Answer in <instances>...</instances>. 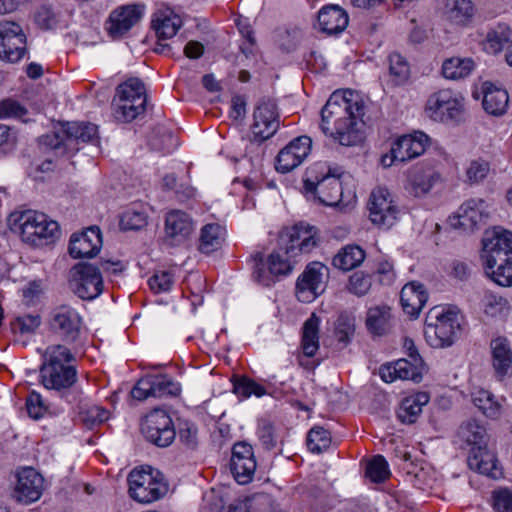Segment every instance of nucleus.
Instances as JSON below:
<instances>
[{
  "label": "nucleus",
  "instance_id": "45",
  "mask_svg": "<svg viewBox=\"0 0 512 512\" xmlns=\"http://www.w3.org/2000/svg\"><path fill=\"white\" fill-rule=\"evenodd\" d=\"M233 392L243 398H249L251 395L261 397L267 393L262 385L248 377L235 379L233 382Z\"/></svg>",
  "mask_w": 512,
  "mask_h": 512
},
{
  "label": "nucleus",
  "instance_id": "55",
  "mask_svg": "<svg viewBox=\"0 0 512 512\" xmlns=\"http://www.w3.org/2000/svg\"><path fill=\"white\" fill-rule=\"evenodd\" d=\"M146 216L134 210L125 211L120 218V228L122 230H137L145 226Z\"/></svg>",
  "mask_w": 512,
  "mask_h": 512
},
{
  "label": "nucleus",
  "instance_id": "62",
  "mask_svg": "<svg viewBox=\"0 0 512 512\" xmlns=\"http://www.w3.org/2000/svg\"><path fill=\"white\" fill-rule=\"evenodd\" d=\"M27 113V110L19 102L6 99L0 102V118L7 117H22Z\"/></svg>",
  "mask_w": 512,
  "mask_h": 512
},
{
  "label": "nucleus",
  "instance_id": "28",
  "mask_svg": "<svg viewBox=\"0 0 512 512\" xmlns=\"http://www.w3.org/2000/svg\"><path fill=\"white\" fill-rule=\"evenodd\" d=\"M487 217L483 199H469L459 207L457 212L459 225L465 228L472 229L484 222Z\"/></svg>",
  "mask_w": 512,
  "mask_h": 512
},
{
  "label": "nucleus",
  "instance_id": "8",
  "mask_svg": "<svg viewBox=\"0 0 512 512\" xmlns=\"http://www.w3.org/2000/svg\"><path fill=\"white\" fill-rule=\"evenodd\" d=\"M21 238L32 245H41L44 240H52L59 233L56 221L48 219L41 212L27 210L20 213L15 219Z\"/></svg>",
  "mask_w": 512,
  "mask_h": 512
},
{
  "label": "nucleus",
  "instance_id": "15",
  "mask_svg": "<svg viewBox=\"0 0 512 512\" xmlns=\"http://www.w3.org/2000/svg\"><path fill=\"white\" fill-rule=\"evenodd\" d=\"M343 172L339 168L329 169L321 179L313 181L306 179L304 189L313 193L319 201L327 206L337 205L342 199V182L340 180Z\"/></svg>",
  "mask_w": 512,
  "mask_h": 512
},
{
  "label": "nucleus",
  "instance_id": "5",
  "mask_svg": "<svg viewBox=\"0 0 512 512\" xmlns=\"http://www.w3.org/2000/svg\"><path fill=\"white\" fill-rule=\"evenodd\" d=\"M461 316L455 310L433 307L426 316L424 335L433 348L451 346L461 335Z\"/></svg>",
  "mask_w": 512,
  "mask_h": 512
},
{
  "label": "nucleus",
  "instance_id": "37",
  "mask_svg": "<svg viewBox=\"0 0 512 512\" xmlns=\"http://www.w3.org/2000/svg\"><path fill=\"white\" fill-rule=\"evenodd\" d=\"M222 228L218 224H207L201 230L199 239V250L202 253L210 254L221 246Z\"/></svg>",
  "mask_w": 512,
  "mask_h": 512
},
{
  "label": "nucleus",
  "instance_id": "26",
  "mask_svg": "<svg viewBox=\"0 0 512 512\" xmlns=\"http://www.w3.org/2000/svg\"><path fill=\"white\" fill-rule=\"evenodd\" d=\"M317 22L321 32H343L349 23L347 12L338 5H327L320 9Z\"/></svg>",
  "mask_w": 512,
  "mask_h": 512
},
{
  "label": "nucleus",
  "instance_id": "46",
  "mask_svg": "<svg viewBox=\"0 0 512 512\" xmlns=\"http://www.w3.org/2000/svg\"><path fill=\"white\" fill-rule=\"evenodd\" d=\"M390 475L388 463L382 455L374 456L367 464L366 476L375 483L385 481Z\"/></svg>",
  "mask_w": 512,
  "mask_h": 512
},
{
  "label": "nucleus",
  "instance_id": "50",
  "mask_svg": "<svg viewBox=\"0 0 512 512\" xmlns=\"http://www.w3.org/2000/svg\"><path fill=\"white\" fill-rule=\"evenodd\" d=\"M354 330V318L347 314L339 315L335 324V336L337 340L343 344H347L353 336Z\"/></svg>",
  "mask_w": 512,
  "mask_h": 512
},
{
  "label": "nucleus",
  "instance_id": "11",
  "mask_svg": "<svg viewBox=\"0 0 512 512\" xmlns=\"http://www.w3.org/2000/svg\"><path fill=\"white\" fill-rule=\"evenodd\" d=\"M280 127V115L277 104L268 97H262L256 103L253 112L251 131L253 139L262 143L273 137Z\"/></svg>",
  "mask_w": 512,
  "mask_h": 512
},
{
  "label": "nucleus",
  "instance_id": "3",
  "mask_svg": "<svg viewBox=\"0 0 512 512\" xmlns=\"http://www.w3.org/2000/svg\"><path fill=\"white\" fill-rule=\"evenodd\" d=\"M75 357L70 348L63 344H53L46 348L40 368L43 386L58 393L70 389L77 382V369L73 365Z\"/></svg>",
  "mask_w": 512,
  "mask_h": 512
},
{
  "label": "nucleus",
  "instance_id": "14",
  "mask_svg": "<svg viewBox=\"0 0 512 512\" xmlns=\"http://www.w3.org/2000/svg\"><path fill=\"white\" fill-rule=\"evenodd\" d=\"M328 268L321 262H311L296 282V297L303 303L312 302L326 289Z\"/></svg>",
  "mask_w": 512,
  "mask_h": 512
},
{
  "label": "nucleus",
  "instance_id": "64",
  "mask_svg": "<svg viewBox=\"0 0 512 512\" xmlns=\"http://www.w3.org/2000/svg\"><path fill=\"white\" fill-rule=\"evenodd\" d=\"M311 144H312V141H311L310 137L303 135V136H299L296 139L292 140L286 146L291 147L292 152L294 154H296V156L298 157V159L301 162H303L305 160V158L310 153Z\"/></svg>",
  "mask_w": 512,
  "mask_h": 512
},
{
  "label": "nucleus",
  "instance_id": "31",
  "mask_svg": "<svg viewBox=\"0 0 512 512\" xmlns=\"http://www.w3.org/2000/svg\"><path fill=\"white\" fill-rule=\"evenodd\" d=\"M366 327L374 335L382 336L391 329V309L386 305L371 307L367 311Z\"/></svg>",
  "mask_w": 512,
  "mask_h": 512
},
{
  "label": "nucleus",
  "instance_id": "44",
  "mask_svg": "<svg viewBox=\"0 0 512 512\" xmlns=\"http://www.w3.org/2000/svg\"><path fill=\"white\" fill-rule=\"evenodd\" d=\"M41 324V317L38 314H25L16 317L11 322V330L15 334H33Z\"/></svg>",
  "mask_w": 512,
  "mask_h": 512
},
{
  "label": "nucleus",
  "instance_id": "41",
  "mask_svg": "<svg viewBox=\"0 0 512 512\" xmlns=\"http://www.w3.org/2000/svg\"><path fill=\"white\" fill-rule=\"evenodd\" d=\"M162 397L180 398L182 393V385L177 376L171 375L168 370H178L177 366H174L169 361L168 364L162 363Z\"/></svg>",
  "mask_w": 512,
  "mask_h": 512
},
{
  "label": "nucleus",
  "instance_id": "63",
  "mask_svg": "<svg viewBox=\"0 0 512 512\" xmlns=\"http://www.w3.org/2000/svg\"><path fill=\"white\" fill-rule=\"evenodd\" d=\"M507 42L506 34H487L486 39L482 41L483 50L488 54H497L503 50Z\"/></svg>",
  "mask_w": 512,
  "mask_h": 512
},
{
  "label": "nucleus",
  "instance_id": "42",
  "mask_svg": "<svg viewBox=\"0 0 512 512\" xmlns=\"http://www.w3.org/2000/svg\"><path fill=\"white\" fill-rule=\"evenodd\" d=\"M389 72L396 84H403L410 75L409 64L399 53H392L389 56Z\"/></svg>",
  "mask_w": 512,
  "mask_h": 512
},
{
  "label": "nucleus",
  "instance_id": "59",
  "mask_svg": "<svg viewBox=\"0 0 512 512\" xmlns=\"http://www.w3.org/2000/svg\"><path fill=\"white\" fill-rule=\"evenodd\" d=\"M34 21L37 27L42 30H52L57 28V18L48 7H41L34 15Z\"/></svg>",
  "mask_w": 512,
  "mask_h": 512
},
{
  "label": "nucleus",
  "instance_id": "49",
  "mask_svg": "<svg viewBox=\"0 0 512 512\" xmlns=\"http://www.w3.org/2000/svg\"><path fill=\"white\" fill-rule=\"evenodd\" d=\"M490 172V163L484 159L472 160L466 170L467 181L470 184L482 182Z\"/></svg>",
  "mask_w": 512,
  "mask_h": 512
},
{
  "label": "nucleus",
  "instance_id": "27",
  "mask_svg": "<svg viewBox=\"0 0 512 512\" xmlns=\"http://www.w3.org/2000/svg\"><path fill=\"white\" fill-rule=\"evenodd\" d=\"M483 94L482 105L487 113L499 116L506 112L509 96L505 89L496 87L490 82H485L483 84Z\"/></svg>",
  "mask_w": 512,
  "mask_h": 512
},
{
  "label": "nucleus",
  "instance_id": "54",
  "mask_svg": "<svg viewBox=\"0 0 512 512\" xmlns=\"http://www.w3.org/2000/svg\"><path fill=\"white\" fill-rule=\"evenodd\" d=\"M372 285L371 277L362 272H355L349 279V290L357 296H364Z\"/></svg>",
  "mask_w": 512,
  "mask_h": 512
},
{
  "label": "nucleus",
  "instance_id": "9",
  "mask_svg": "<svg viewBox=\"0 0 512 512\" xmlns=\"http://www.w3.org/2000/svg\"><path fill=\"white\" fill-rule=\"evenodd\" d=\"M48 326L64 343L73 345L80 341L83 319L75 308L61 304L50 311Z\"/></svg>",
  "mask_w": 512,
  "mask_h": 512
},
{
  "label": "nucleus",
  "instance_id": "20",
  "mask_svg": "<svg viewBox=\"0 0 512 512\" xmlns=\"http://www.w3.org/2000/svg\"><path fill=\"white\" fill-rule=\"evenodd\" d=\"M43 477L33 468H24L18 473V479L13 491V498L20 503L37 501L43 491Z\"/></svg>",
  "mask_w": 512,
  "mask_h": 512
},
{
  "label": "nucleus",
  "instance_id": "13",
  "mask_svg": "<svg viewBox=\"0 0 512 512\" xmlns=\"http://www.w3.org/2000/svg\"><path fill=\"white\" fill-rule=\"evenodd\" d=\"M70 287L83 300H92L103 291V279L98 267L79 263L73 267L70 275Z\"/></svg>",
  "mask_w": 512,
  "mask_h": 512
},
{
  "label": "nucleus",
  "instance_id": "39",
  "mask_svg": "<svg viewBox=\"0 0 512 512\" xmlns=\"http://www.w3.org/2000/svg\"><path fill=\"white\" fill-rule=\"evenodd\" d=\"M160 415L159 409L155 407L141 421L140 430L145 439L156 446L160 441Z\"/></svg>",
  "mask_w": 512,
  "mask_h": 512
},
{
  "label": "nucleus",
  "instance_id": "47",
  "mask_svg": "<svg viewBox=\"0 0 512 512\" xmlns=\"http://www.w3.org/2000/svg\"><path fill=\"white\" fill-rule=\"evenodd\" d=\"M473 402L487 417L495 418L499 414L500 405L494 400L493 395L486 390L478 391L473 396Z\"/></svg>",
  "mask_w": 512,
  "mask_h": 512
},
{
  "label": "nucleus",
  "instance_id": "12",
  "mask_svg": "<svg viewBox=\"0 0 512 512\" xmlns=\"http://www.w3.org/2000/svg\"><path fill=\"white\" fill-rule=\"evenodd\" d=\"M463 101L460 93L442 89L430 95L426 103V113L438 122L457 120L464 109Z\"/></svg>",
  "mask_w": 512,
  "mask_h": 512
},
{
  "label": "nucleus",
  "instance_id": "29",
  "mask_svg": "<svg viewBox=\"0 0 512 512\" xmlns=\"http://www.w3.org/2000/svg\"><path fill=\"white\" fill-rule=\"evenodd\" d=\"M440 180V174L433 169H417L410 174L407 189L415 197H421L427 194Z\"/></svg>",
  "mask_w": 512,
  "mask_h": 512
},
{
  "label": "nucleus",
  "instance_id": "1",
  "mask_svg": "<svg viewBox=\"0 0 512 512\" xmlns=\"http://www.w3.org/2000/svg\"><path fill=\"white\" fill-rule=\"evenodd\" d=\"M353 97L354 92L350 89L336 90L321 109L322 132L343 146H355L364 139L358 128L364 106Z\"/></svg>",
  "mask_w": 512,
  "mask_h": 512
},
{
  "label": "nucleus",
  "instance_id": "4",
  "mask_svg": "<svg viewBox=\"0 0 512 512\" xmlns=\"http://www.w3.org/2000/svg\"><path fill=\"white\" fill-rule=\"evenodd\" d=\"M461 439L470 446L468 466L480 474L498 478L501 474L495 454L487 449L486 429L476 421H468L459 429Z\"/></svg>",
  "mask_w": 512,
  "mask_h": 512
},
{
  "label": "nucleus",
  "instance_id": "48",
  "mask_svg": "<svg viewBox=\"0 0 512 512\" xmlns=\"http://www.w3.org/2000/svg\"><path fill=\"white\" fill-rule=\"evenodd\" d=\"M395 364L399 379L420 382L422 378L421 369L423 364L411 362L408 359H399Z\"/></svg>",
  "mask_w": 512,
  "mask_h": 512
},
{
  "label": "nucleus",
  "instance_id": "22",
  "mask_svg": "<svg viewBox=\"0 0 512 512\" xmlns=\"http://www.w3.org/2000/svg\"><path fill=\"white\" fill-rule=\"evenodd\" d=\"M101 244L99 228L91 227L79 235H72L69 244V254L73 258H91L99 252Z\"/></svg>",
  "mask_w": 512,
  "mask_h": 512
},
{
  "label": "nucleus",
  "instance_id": "18",
  "mask_svg": "<svg viewBox=\"0 0 512 512\" xmlns=\"http://www.w3.org/2000/svg\"><path fill=\"white\" fill-rule=\"evenodd\" d=\"M294 258L279 246L268 258V271L265 270L262 261L257 262L253 277L261 285L270 286L274 282V276H285L291 273L295 264Z\"/></svg>",
  "mask_w": 512,
  "mask_h": 512
},
{
  "label": "nucleus",
  "instance_id": "24",
  "mask_svg": "<svg viewBox=\"0 0 512 512\" xmlns=\"http://www.w3.org/2000/svg\"><path fill=\"white\" fill-rule=\"evenodd\" d=\"M492 366L497 379L502 380L512 374V350L509 341L498 337L490 343Z\"/></svg>",
  "mask_w": 512,
  "mask_h": 512
},
{
  "label": "nucleus",
  "instance_id": "34",
  "mask_svg": "<svg viewBox=\"0 0 512 512\" xmlns=\"http://www.w3.org/2000/svg\"><path fill=\"white\" fill-rule=\"evenodd\" d=\"M475 68L471 58L451 57L442 64V74L449 80H461L468 77Z\"/></svg>",
  "mask_w": 512,
  "mask_h": 512
},
{
  "label": "nucleus",
  "instance_id": "58",
  "mask_svg": "<svg viewBox=\"0 0 512 512\" xmlns=\"http://www.w3.org/2000/svg\"><path fill=\"white\" fill-rule=\"evenodd\" d=\"M493 508L496 512H512V491L499 489L493 492Z\"/></svg>",
  "mask_w": 512,
  "mask_h": 512
},
{
  "label": "nucleus",
  "instance_id": "2",
  "mask_svg": "<svg viewBox=\"0 0 512 512\" xmlns=\"http://www.w3.org/2000/svg\"><path fill=\"white\" fill-rule=\"evenodd\" d=\"M481 257L493 281L503 287L512 286V232L500 228L487 232Z\"/></svg>",
  "mask_w": 512,
  "mask_h": 512
},
{
  "label": "nucleus",
  "instance_id": "6",
  "mask_svg": "<svg viewBox=\"0 0 512 512\" xmlns=\"http://www.w3.org/2000/svg\"><path fill=\"white\" fill-rule=\"evenodd\" d=\"M98 128L95 124L86 122H66L60 128L43 135L40 142L63 155L79 150V143L97 140Z\"/></svg>",
  "mask_w": 512,
  "mask_h": 512
},
{
  "label": "nucleus",
  "instance_id": "21",
  "mask_svg": "<svg viewBox=\"0 0 512 512\" xmlns=\"http://www.w3.org/2000/svg\"><path fill=\"white\" fill-rule=\"evenodd\" d=\"M429 144L430 138L423 132L404 135L392 144L393 157L404 163L423 154Z\"/></svg>",
  "mask_w": 512,
  "mask_h": 512
},
{
  "label": "nucleus",
  "instance_id": "30",
  "mask_svg": "<svg viewBox=\"0 0 512 512\" xmlns=\"http://www.w3.org/2000/svg\"><path fill=\"white\" fill-rule=\"evenodd\" d=\"M428 402L429 396L424 392L404 398L397 409L398 419L403 424L415 423L422 412L423 406Z\"/></svg>",
  "mask_w": 512,
  "mask_h": 512
},
{
  "label": "nucleus",
  "instance_id": "51",
  "mask_svg": "<svg viewBox=\"0 0 512 512\" xmlns=\"http://www.w3.org/2000/svg\"><path fill=\"white\" fill-rule=\"evenodd\" d=\"M245 502L248 512H275L274 501L269 494L256 493Z\"/></svg>",
  "mask_w": 512,
  "mask_h": 512
},
{
  "label": "nucleus",
  "instance_id": "10",
  "mask_svg": "<svg viewBox=\"0 0 512 512\" xmlns=\"http://www.w3.org/2000/svg\"><path fill=\"white\" fill-rule=\"evenodd\" d=\"M160 471L150 465L134 468L128 475L129 494L139 503H152L160 497Z\"/></svg>",
  "mask_w": 512,
  "mask_h": 512
},
{
  "label": "nucleus",
  "instance_id": "36",
  "mask_svg": "<svg viewBox=\"0 0 512 512\" xmlns=\"http://www.w3.org/2000/svg\"><path fill=\"white\" fill-rule=\"evenodd\" d=\"M25 34H0V58L11 63L18 62L25 53L24 47H12L14 39L24 42Z\"/></svg>",
  "mask_w": 512,
  "mask_h": 512
},
{
  "label": "nucleus",
  "instance_id": "16",
  "mask_svg": "<svg viewBox=\"0 0 512 512\" xmlns=\"http://www.w3.org/2000/svg\"><path fill=\"white\" fill-rule=\"evenodd\" d=\"M317 245L314 227L297 224L281 234L279 246L291 257L310 253Z\"/></svg>",
  "mask_w": 512,
  "mask_h": 512
},
{
  "label": "nucleus",
  "instance_id": "38",
  "mask_svg": "<svg viewBox=\"0 0 512 512\" xmlns=\"http://www.w3.org/2000/svg\"><path fill=\"white\" fill-rule=\"evenodd\" d=\"M160 392V378L157 375H147L142 377L131 390L132 398L144 401L151 397H156Z\"/></svg>",
  "mask_w": 512,
  "mask_h": 512
},
{
  "label": "nucleus",
  "instance_id": "57",
  "mask_svg": "<svg viewBox=\"0 0 512 512\" xmlns=\"http://www.w3.org/2000/svg\"><path fill=\"white\" fill-rule=\"evenodd\" d=\"M162 188L175 190L180 199L192 197L194 190L192 187L184 184H178L175 174H166L162 179Z\"/></svg>",
  "mask_w": 512,
  "mask_h": 512
},
{
  "label": "nucleus",
  "instance_id": "7",
  "mask_svg": "<svg viewBox=\"0 0 512 512\" xmlns=\"http://www.w3.org/2000/svg\"><path fill=\"white\" fill-rule=\"evenodd\" d=\"M146 90L137 78H131L120 84L112 101V114L117 122L128 123L144 112Z\"/></svg>",
  "mask_w": 512,
  "mask_h": 512
},
{
  "label": "nucleus",
  "instance_id": "40",
  "mask_svg": "<svg viewBox=\"0 0 512 512\" xmlns=\"http://www.w3.org/2000/svg\"><path fill=\"white\" fill-rule=\"evenodd\" d=\"M230 469L239 484H247L253 479L256 470V460L254 458L231 459Z\"/></svg>",
  "mask_w": 512,
  "mask_h": 512
},
{
  "label": "nucleus",
  "instance_id": "17",
  "mask_svg": "<svg viewBox=\"0 0 512 512\" xmlns=\"http://www.w3.org/2000/svg\"><path fill=\"white\" fill-rule=\"evenodd\" d=\"M368 209L372 223L386 228L395 223L399 212L391 193L386 188L381 187L372 191Z\"/></svg>",
  "mask_w": 512,
  "mask_h": 512
},
{
  "label": "nucleus",
  "instance_id": "53",
  "mask_svg": "<svg viewBox=\"0 0 512 512\" xmlns=\"http://www.w3.org/2000/svg\"><path fill=\"white\" fill-rule=\"evenodd\" d=\"M179 438L188 448L195 449L197 446V428L189 421H181L176 417Z\"/></svg>",
  "mask_w": 512,
  "mask_h": 512
},
{
  "label": "nucleus",
  "instance_id": "35",
  "mask_svg": "<svg viewBox=\"0 0 512 512\" xmlns=\"http://www.w3.org/2000/svg\"><path fill=\"white\" fill-rule=\"evenodd\" d=\"M319 317L313 313L303 325L302 349L307 357H313L319 348Z\"/></svg>",
  "mask_w": 512,
  "mask_h": 512
},
{
  "label": "nucleus",
  "instance_id": "60",
  "mask_svg": "<svg viewBox=\"0 0 512 512\" xmlns=\"http://www.w3.org/2000/svg\"><path fill=\"white\" fill-rule=\"evenodd\" d=\"M509 303L507 299L495 294H487L485 296V312L491 316L502 314L508 310Z\"/></svg>",
  "mask_w": 512,
  "mask_h": 512
},
{
  "label": "nucleus",
  "instance_id": "19",
  "mask_svg": "<svg viewBox=\"0 0 512 512\" xmlns=\"http://www.w3.org/2000/svg\"><path fill=\"white\" fill-rule=\"evenodd\" d=\"M194 229L191 217L182 210H172L165 218L162 245L177 247L186 242Z\"/></svg>",
  "mask_w": 512,
  "mask_h": 512
},
{
  "label": "nucleus",
  "instance_id": "32",
  "mask_svg": "<svg viewBox=\"0 0 512 512\" xmlns=\"http://www.w3.org/2000/svg\"><path fill=\"white\" fill-rule=\"evenodd\" d=\"M444 15L455 24H465L474 15V5L471 0H446Z\"/></svg>",
  "mask_w": 512,
  "mask_h": 512
},
{
  "label": "nucleus",
  "instance_id": "33",
  "mask_svg": "<svg viewBox=\"0 0 512 512\" xmlns=\"http://www.w3.org/2000/svg\"><path fill=\"white\" fill-rule=\"evenodd\" d=\"M365 259L364 250L357 245H346L332 260L334 267L343 271H349L359 266Z\"/></svg>",
  "mask_w": 512,
  "mask_h": 512
},
{
  "label": "nucleus",
  "instance_id": "56",
  "mask_svg": "<svg viewBox=\"0 0 512 512\" xmlns=\"http://www.w3.org/2000/svg\"><path fill=\"white\" fill-rule=\"evenodd\" d=\"M177 421L162 410V448L171 445L176 438Z\"/></svg>",
  "mask_w": 512,
  "mask_h": 512
},
{
  "label": "nucleus",
  "instance_id": "43",
  "mask_svg": "<svg viewBox=\"0 0 512 512\" xmlns=\"http://www.w3.org/2000/svg\"><path fill=\"white\" fill-rule=\"evenodd\" d=\"M331 443L330 433L323 427L312 428L307 435V447L313 453H321Z\"/></svg>",
  "mask_w": 512,
  "mask_h": 512
},
{
  "label": "nucleus",
  "instance_id": "25",
  "mask_svg": "<svg viewBox=\"0 0 512 512\" xmlns=\"http://www.w3.org/2000/svg\"><path fill=\"white\" fill-rule=\"evenodd\" d=\"M400 300L405 313L411 317H418L428 300V294L423 284L414 281L402 288Z\"/></svg>",
  "mask_w": 512,
  "mask_h": 512
},
{
  "label": "nucleus",
  "instance_id": "23",
  "mask_svg": "<svg viewBox=\"0 0 512 512\" xmlns=\"http://www.w3.org/2000/svg\"><path fill=\"white\" fill-rule=\"evenodd\" d=\"M143 7L129 4L114 9L106 21L107 32H124L132 29L142 18Z\"/></svg>",
  "mask_w": 512,
  "mask_h": 512
},
{
  "label": "nucleus",
  "instance_id": "61",
  "mask_svg": "<svg viewBox=\"0 0 512 512\" xmlns=\"http://www.w3.org/2000/svg\"><path fill=\"white\" fill-rule=\"evenodd\" d=\"M26 408L29 416L33 419H40L47 408L42 397L37 392H31L26 400Z\"/></svg>",
  "mask_w": 512,
  "mask_h": 512
},
{
  "label": "nucleus",
  "instance_id": "52",
  "mask_svg": "<svg viewBox=\"0 0 512 512\" xmlns=\"http://www.w3.org/2000/svg\"><path fill=\"white\" fill-rule=\"evenodd\" d=\"M301 163L296 154L292 152L291 147L285 146L277 155L275 167L278 172L288 173Z\"/></svg>",
  "mask_w": 512,
  "mask_h": 512
}]
</instances>
